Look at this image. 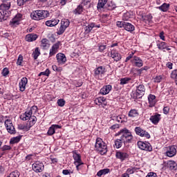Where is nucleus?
<instances>
[{
	"label": "nucleus",
	"instance_id": "nucleus-1",
	"mask_svg": "<svg viewBox=\"0 0 177 177\" xmlns=\"http://www.w3.org/2000/svg\"><path fill=\"white\" fill-rule=\"evenodd\" d=\"M118 135H121L120 139H117L115 140L114 147L116 149H120L122 147V143L127 145V143H132L133 140V136L132 133L127 129H122L118 132Z\"/></svg>",
	"mask_w": 177,
	"mask_h": 177
},
{
	"label": "nucleus",
	"instance_id": "nucleus-2",
	"mask_svg": "<svg viewBox=\"0 0 177 177\" xmlns=\"http://www.w3.org/2000/svg\"><path fill=\"white\" fill-rule=\"evenodd\" d=\"M48 16H49V12L43 10H35L30 14L31 19H32V20H37V21L46 19Z\"/></svg>",
	"mask_w": 177,
	"mask_h": 177
},
{
	"label": "nucleus",
	"instance_id": "nucleus-3",
	"mask_svg": "<svg viewBox=\"0 0 177 177\" xmlns=\"http://www.w3.org/2000/svg\"><path fill=\"white\" fill-rule=\"evenodd\" d=\"M95 147L100 153L103 156L107 153V145L103 142L100 138L96 139Z\"/></svg>",
	"mask_w": 177,
	"mask_h": 177
},
{
	"label": "nucleus",
	"instance_id": "nucleus-4",
	"mask_svg": "<svg viewBox=\"0 0 177 177\" xmlns=\"http://www.w3.org/2000/svg\"><path fill=\"white\" fill-rule=\"evenodd\" d=\"M138 147L141 150H145V151H153V147H151V145L148 142H142V141H138Z\"/></svg>",
	"mask_w": 177,
	"mask_h": 177
},
{
	"label": "nucleus",
	"instance_id": "nucleus-5",
	"mask_svg": "<svg viewBox=\"0 0 177 177\" xmlns=\"http://www.w3.org/2000/svg\"><path fill=\"white\" fill-rule=\"evenodd\" d=\"M4 124L8 133H10V135H15V133H16V129L13 126V123H12V120L7 119L6 120Z\"/></svg>",
	"mask_w": 177,
	"mask_h": 177
},
{
	"label": "nucleus",
	"instance_id": "nucleus-6",
	"mask_svg": "<svg viewBox=\"0 0 177 177\" xmlns=\"http://www.w3.org/2000/svg\"><path fill=\"white\" fill-rule=\"evenodd\" d=\"M104 74H106V68L104 66H99L94 70V76L95 78L100 80Z\"/></svg>",
	"mask_w": 177,
	"mask_h": 177
},
{
	"label": "nucleus",
	"instance_id": "nucleus-7",
	"mask_svg": "<svg viewBox=\"0 0 177 177\" xmlns=\"http://www.w3.org/2000/svg\"><path fill=\"white\" fill-rule=\"evenodd\" d=\"M135 132L137 135H139L140 136L147 138V139H150V134L139 127H136L135 128Z\"/></svg>",
	"mask_w": 177,
	"mask_h": 177
},
{
	"label": "nucleus",
	"instance_id": "nucleus-8",
	"mask_svg": "<svg viewBox=\"0 0 177 177\" xmlns=\"http://www.w3.org/2000/svg\"><path fill=\"white\" fill-rule=\"evenodd\" d=\"M32 168L35 172H42L44 169V163L36 162L32 165Z\"/></svg>",
	"mask_w": 177,
	"mask_h": 177
},
{
	"label": "nucleus",
	"instance_id": "nucleus-9",
	"mask_svg": "<svg viewBox=\"0 0 177 177\" xmlns=\"http://www.w3.org/2000/svg\"><path fill=\"white\" fill-rule=\"evenodd\" d=\"M9 9H10V1H3L0 6V10L5 12V15H9Z\"/></svg>",
	"mask_w": 177,
	"mask_h": 177
},
{
	"label": "nucleus",
	"instance_id": "nucleus-10",
	"mask_svg": "<svg viewBox=\"0 0 177 177\" xmlns=\"http://www.w3.org/2000/svg\"><path fill=\"white\" fill-rule=\"evenodd\" d=\"M146 91V88H145V86L143 84H140L137 86L136 89V97L138 99H140L144 95L145 92Z\"/></svg>",
	"mask_w": 177,
	"mask_h": 177
},
{
	"label": "nucleus",
	"instance_id": "nucleus-11",
	"mask_svg": "<svg viewBox=\"0 0 177 177\" xmlns=\"http://www.w3.org/2000/svg\"><path fill=\"white\" fill-rule=\"evenodd\" d=\"M131 62V64L136 67H142L143 66V60L140 59L138 57L133 56Z\"/></svg>",
	"mask_w": 177,
	"mask_h": 177
},
{
	"label": "nucleus",
	"instance_id": "nucleus-12",
	"mask_svg": "<svg viewBox=\"0 0 177 177\" xmlns=\"http://www.w3.org/2000/svg\"><path fill=\"white\" fill-rule=\"evenodd\" d=\"M166 156L167 157H174V156H176V147L175 145L170 146L167 148Z\"/></svg>",
	"mask_w": 177,
	"mask_h": 177
},
{
	"label": "nucleus",
	"instance_id": "nucleus-13",
	"mask_svg": "<svg viewBox=\"0 0 177 177\" xmlns=\"http://www.w3.org/2000/svg\"><path fill=\"white\" fill-rule=\"evenodd\" d=\"M28 83V80L27 77H22L21 81L19 82V91L21 92H24L26 91V86Z\"/></svg>",
	"mask_w": 177,
	"mask_h": 177
},
{
	"label": "nucleus",
	"instance_id": "nucleus-14",
	"mask_svg": "<svg viewBox=\"0 0 177 177\" xmlns=\"http://www.w3.org/2000/svg\"><path fill=\"white\" fill-rule=\"evenodd\" d=\"M56 58L59 64H64L67 62V58H66V55L63 53H58L56 55Z\"/></svg>",
	"mask_w": 177,
	"mask_h": 177
},
{
	"label": "nucleus",
	"instance_id": "nucleus-15",
	"mask_svg": "<svg viewBox=\"0 0 177 177\" xmlns=\"http://www.w3.org/2000/svg\"><path fill=\"white\" fill-rule=\"evenodd\" d=\"M116 158H119V160H121V161H124L129 157V155L127 153V152H122V151H118L116 152Z\"/></svg>",
	"mask_w": 177,
	"mask_h": 177
},
{
	"label": "nucleus",
	"instance_id": "nucleus-16",
	"mask_svg": "<svg viewBox=\"0 0 177 177\" xmlns=\"http://www.w3.org/2000/svg\"><path fill=\"white\" fill-rule=\"evenodd\" d=\"M60 48V41L55 43L53 46L52 48L50 49V56H53L57 53V49Z\"/></svg>",
	"mask_w": 177,
	"mask_h": 177
},
{
	"label": "nucleus",
	"instance_id": "nucleus-17",
	"mask_svg": "<svg viewBox=\"0 0 177 177\" xmlns=\"http://www.w3.org/2000/svg\"><path fill=\"white\" fill-rule=\"evenodd\" d=\"M149 120L152 124L157 125V123L160 122V120H161V115L156 113V115L151 116Z\"/></svg>",
	"mask_w": 177,
	"mask_h": 177
},
{
	"label": "nucleus",
	"instance_id": "nucleus-18",
	"mask_svg": "<svg viewBox=\"0 0 177 177\" xmlns=\"http://www.w3.org/2000/svg\"><path fill=\"white\" fill-rule=\"evenodd\" d=\"M111 57H112L115 62H120V60H121V55L114 50L111 51Z\"/></svg>",
	"mask_w": 177,
	"mask_h": 177
},
{
	"label": "nucleus",
	"instance_id": "nucleus-19",
	"mask_svg": "<svg viewBox=\"0 0 177 177\" xmlns=\"http://www.w3.org/2000/svg\"><path fill=\"white\" fill-rule=\"evenodd\" d=\"M112 88L111 85L104 86L100 89V93H101V95H107L110 93V91H111Z\"/></svg>",
	"mask_w": 177,
	"mask_h": 177
},
{
	"label": "nucleus",
	"instance_id": "nucleus-20",
	"mask_svg": "<svg viewBox=\"0 0 177 177\" xmlns=\"http://www.w3.org/2000/svg\"><path fill=\"white\" fill-rule=\"evenodd\" d=\"M37 38H38V35L37 34L30 33L26 36V41H27V42H32L34 41H37Z\"/></svg>",
	"mask_w": 177,
	"mask_h": 177
},
{
	"label": "nucleus",
	"instance_id": "nucleus-21",
	"mask_svg": "<svg viewBox=\"0 0 177 177\" xmlns=\"http://www.w3.org/2000/svg\"><path fill=\"white\" fill-rule=\"evenodd\" d=\"M148 100H149V107H154V106H156V95H153V94H150L148 96Z\"/></svg>",
	"mask_w": 177,
	"mask_h": 177
},
{
	"label": "nucleus",
	"instance_id": "nucleus-22",
	"mask_svg": "<svg viewBox=\"0 0 177 177\" xmlns=\"http://www.w3.org/2000/svg\"><path fill=\"white\" fill-rule=\"evenodd\" d=\"M50 46L49 44V40L48 39H43L41 41V48L44 50L48 49Z\"/></svg>",
	"mask_w": 177,
	"mask_h": 177
},
{
	"label": "nucleus",
	"instance_id": "nucleus-23",
	"mask_svg": "<svg viewBox=\"0 0 177 177\" xmlns=\"http://www.w3.org/2000/svg\"><path fill=\"white\" fill-rule=\"evenodd\" d=\"M32 115L31 114V112L30 111H26L24 113L21 114L20 115V119L22 120V121H27L30 120Z\"/></svg>",
	"mask_w": 177,
	"mask_h": 177
},
{
	"label": "nucleus",
	"instance_id": "nucleus-24",
	"mask_svg": "<svg viewBox=\"0 0 177 177\" xmlns=\"http://www.w3.org/2000/svg\"><path fill=\"white\" fill-rule=\"evenodd\" d=\"M124 30H126V31H129V32L135 31V26L132 25V24L127 21L124 24Z\"/></svg>",
	"mask_w": 177,
	"mask_h": 177
},
{
	"label": "nucleus",
	"instance_id": "nucleus-25",
	"mask_svg": "<svg viewBox=\"0 0 177 177\" xmlns=\"http://www.w3.org/2000/svg\"><path fill=\"white\" fill-rule=\"evenodd\" d=\"M57 24H59V20L57 19H51L46 22V26L48 27H55V26H57Z\"/></svg>",
	"mask_w": 177,
	"mask_h": 177
},
{
	"label": "nucleus",
	"instance_id": "nucleus-26",
	"mask_svg": "<svg viewBox=\"0 0 177 177\" xmlns=\"http://www.w3.org/2000/svg\"><path fill=\"white\" fill-rule=\"evenodd\" d=\"M73 158L75 160L74 165H78L82 162V160H81V156L78 153H74L73 154Z\"/></svg>",
	"mask_w": 177,
	"mask_h": 177
},
{
	"label": "nucleus",
	"instance_id": "nucleus-27",
	"mask_svg": "<svg viewBox=\"0 0 177 177\" xmlns=\"http://www.w3.org/2000/svg\"><path fill=\"white\" fill-rule=\"evenodd\" d=\"M158 8L162 12H167V10L169 9V3H165L162 6L158 7Z\"/></svg>",
	"mask_w": 177,
	"mask_h": 177
},
{
	"label": "nucleus",
	"instance_id": "nucleus-28",
	"mask_svg": "<svg viewBox=\"0 0 177 177\" xmlns=\"http://www.w3.org/2000/svg\"><path fill=\"white\" fill-rule=\"evenodd\" d=\"M95 28V23H91L88 24L87 26L84 28V31L86 34H89L91 31H92V29Z\"/></svg>",
	"mask_w": 177,
	"mask_h": 177
},
{
	"label": "nucleus",
	"instance_id": "nucleus-29",
	"mask_svg": "<svg viewBox=\"0 0 177 177\" xmlns=\"http://www.w3.org/2000/svg\"><path fill=\"white\" fill-rule=\"evenodd\" d=\"M176 162H175L174 160H169L167 162V167L170 169H176Z\"/></svg>",
	"mask_w": 177,
	"mask_h": 177
},
{
	"label": "nucleus",
	"instance_id": "nucleus-30",
	"mask_svg": "<svg viewBox=\"0 0 177 177\" xmlns=\"http://www.w3.org/2000/svg\"><path fill=\"white\" fill-rule=\"evenodd\" d=\"M39 55H41V51H39V48L37 47L35 49V51H33L32 56L33 57V59L35 60H37V59H38V57L39 56Z\"/></svg>",
	"mask_w": 177,
	"mask_h": 177
},
{
	"label": "nucleus",
	"instance_id": "nucleus-31",
	"mask_svg": "<svg viewBox=\"0 0 177 177\" xmlns=\"http://www.w3.org/2000/svg\"><path fill=\"white\" fill-rule=\"evenodd\" d=\"M84 12V8L82 5H79L76 9L73 10V13L75 15H81V13Z\"/></svg>",
	"mask_w": 177,
	"mask_h": 177
},
{
	"label": "nucleus",
	"instance_id": "nucleus-32",
	"mask_svg": "<svg viewBox=\"0 0 177 177\" xmlns=\"http://www.w3.org/2000/svg\"><path fill=\"white\" fill-rule=\"evenodd\" d=\"M109 172H110V169H101L97 173V176H102V175H106L109 174Z\"/></svg>",
	"mask_w": 177,
	"mask_h": 177
},
{
	"label": "nucleus",
	"instance_id": "nucleus-33",
	"mask_svg": "<svg viewBox=\"0 0 177 177\" xmlns=\"http://www.w3.org/2000/svg\"><path fill=\"white\" fill-rule=\"evenodd\" d=\"M21 140V136H20L14 137L10 139V145H15V143H19V142H20Z\"/></svg>",
	"mask_w": 177,
	"mask_h": 177
},
{
	"label": "nucleus",
	"instance_id": "nucleus-34",
	"mask_svg": "<svg viewBox=\"0 0 177 177\" xmlns=\"http://www.w3.org/2000/svg\"><path fill=\"white\" fill-rule=\"evenodd\" d=\"M9 17L8 14H5V11L0 10V21H3V20H6Z\"/></svg>",
	"mask_w": 177,
	"mask_h": 177
},
{
	"label": "nucleus",
	"instance_id": "nucleus-35",
	"mask_svg": "<svg viewBox=\"0 0 177 177\" xmlns=\"http://www.w3.org/2000/svg\"><path fill=\"white\" fill-rule=\"evenodd\" d=\"M107 3V0H99L97 6V9H102L104 8V5Z\"/></svg>",
	"mask_w": 177,
	"mask_h": 177
},
{
	"label": "nucleus",
	"instance_id": "nucleus-36",
	"mask_svg": "<svg viewBox=\"0 0 177 177\" xmlns=\"http://www.w3.org/2000/svg\"><path fill=\"white\" fill-rule=\"evenodd\" d=\"M129 117H138L139 115V113H138V111L136 109H131L128 114Z\"/></svg>",
	"mask_w": 177,
	"mask_h": 177
},
{
	"label": "nucleus",
	"instance_id": "nucleus-37",
	"mask_svg": "<svg viewBox=\"0 0 177 177\" xmlns=\"http://www.w3.org/2000/svg\"><path fill=\"white\" fill-rule=\"evenodd\" d=\"M20 24L19 22H18L16 19L13 18L10 21V26L12 28H15V27H17Z\"/></svg>",
	"mask_w": 177,
	"mask_h": 177
},
{
	"label": "nucleus",
	"instance_id": "nucleus-38",
	"mask_svg": "<svg viewBox=\"0 0 177 177\" xmlns=\"http://www.w3.org/2000/svg\"><path fill=\"white\" fill-rule=\"evenodd\" d=\"M61 26H62L64 28H67L68 26H70V21L68 19H62L61 21Z\"/></svg>",
	"mask_w": 177,
	"mask_h": 177
},
{
	"label": "nucleus",
	"instance_id": "nucleus-39",
	"mask_svg": "<svg viewBox=\"0 0 177 177\" xmlns=\"http://www.w3.org/2000/svg\"><path fill=\"white\" fill-rule=\"evenodd\" d=\"M35 122H37V117L32 115L29 118V124L32 127V125L35 124Z\"/></svg>",
	"mask_w": 177,
	"mask_h": 177
},
{
	"label": "nucleus",
	"instance_id": "nucleus-40",
	"mask_svg": "<svg viewBox=\"0 0 177 177\" xmlns=\"http://www.w3.org/2000/svg\"><path fill=\"white\" fill-rule=\"evenodd\" d=\"M167 43L162 41L159 44H157V46L158 48V49H160V50H164V49H165V48H167Z\"/></svg>",
	"mask_w": 177,
	"mask_h": 177
},
{
	"label": "nucleus",
	"instance_id": "nucleus-41",
	"mask_svg": "<svg viewBox=\"0 0 177 177\" xmlns=\"http://www.w3.org/2000/svg\"><path fill=\"white\" fill-rule=\"evenodd\" d=\"M131 81V77H124L120 79V85H125Z\"/></svg>",
	"mask_w": 177,
	"mask_h": 177
},
{
	"label": "nucleus",
	"instance_id": "nucleus-42",
	"mask_svg": "<svg viewBox=\"0 0 177 177\" xmlns=\"http://www.w3.org/2000/svg\"><path fill=\"white\" fill-rule=\"evenodd\" d=\"M57 103L59 107H64V104H66V100H64V99H59Z\"/></svg>",
	"mask_w": 177,
	"mask_h": 177
},
{
	"label": "nucleus",
	"instance_id": "nucleus-43",
	"mask_svg": "<svg viewBox=\"0 0 177 177\" xmlns=\"http://www.w3.org/2000/svg\"><path fill=\"white\" fill-rule=\"evenodd\" d=\"M14 19H15V20L18 22L20 23V21H21V20H23V15L22 14H20V13H18L17 14Z\"/></svg>",
	"mask_w": 177,
	"mask_h": 177
},
{
	"label": "nucleus",
	"instance_id": "nucleus-44",
	"mask_svg": "<svg viewBox=\"0 0 177 177\" xmlns=\"http://www.w3.org/2000/svg\"><path fill=\"white\" fill-rule=\"evenodd\" d=\"M50 74V71H49V69L47 68L45 71L41 72L39 74V77H41V75H45L46 77H49Z\"/></svg>",
	"mask_w": 177,
	"mask_h": 177
},
{
	"label": "nucleus",
	"instance_id": "nucleus-45",
	"mask_svg": "<svg viewBox=\"0 0 177 177\" xmlns=\"http://www.w3.org/2000/svg\"><path fill=\"white\" fill-rule=\"evenodd\" d=\"M55 129L53 128V126H51L49 129H48V131L47 132L48 135L49 136H52V135H54V133H55Z\"/></svg>",
	"mask_w": 177,
	"mask_h": 177
},
{
	"label": "nucleus",
	"instance_id": "nucleus-46",
	"mask_svg": "<svg viewBox=\"0 0 177 177\" xmlns=\"http://www.w3.org/2000/svg\"><path fill=\"white\" fill-rule=\"evenodd\" d=\"M53 71H57V73H60L63 71V68L57 67L56 65H53L52 66Z\"/></svg>",
	"mask_w": 177,
	"mask_h": 177
},
{
	"label": "nucleus",
	"instance_id": "nucleus-47",
	"mask_svg": "<svg viewBox=\"0 0 177 177\" xmlns=\"http://www.w3.org/2000/svg\"><path fill=\"white\" fill-rule=\"evenodd\" d=\"M64 31H66V28H64V26H62L61 25L59 29L57 31L58 35H62V34H63L64 32Z\"/></svg>",
	"mask_w": 177,
	"mask_h": 177
},
{
	"label": "nucleus",
	"instance_id": "nucleus-48",
	"mask_svg": "<svg viewBox=\"0 0 177 177\" xmlns=\"http://www.w3.org/2000/svg\"><path fill=\"white\" fill-rule=\"evenodd\" d=\"M125 22L126 21H117L116 22V25L120 28H124V26H125Z\"/></svg>",
	"mask_w": 177,
	"mask_h": 177
},
{
	"label": "nucleus",
	"instance_id": "nucleus-49",
	"mask_svg": "<svg viewBox=\"0 0 177 177\" xmlns=\"http://www.w3.org/2000/svg\"><path fill=\"white\" fill-rule=\"evenodd\" d=\"M37 111H38V107L37 106H33L30 108L29 113H31L32 115V113H37Z\"/></svg>",
	"mask_w": 177,
	"mask_h": 177
},
{
	"label": "nucleus",
	"instance_id": "nucleus-50",
	"mask_svg": "<svg viewBox=\"0 0 177 177\" xmlns=\"http://www.w3.org/2000/svg\"><path fill=\"white\" fill-rule=\"evenodd\" d=\"M106 45L104 44H98V49H99V52H103V50H104V49H106Z\"/></svg>",
	"mask_w": 177,
	"mask_h": 177
},
{
	"label": "nucleus",
	"instance_id": "nucleus-51",
	"mask_svg": "<svg viewBox=\"0 0 177 177\" xmlns=\"http://www.w3.org/2000/svg\"><path fill=\"white\" fill-rule=\"evenodd\" d=\"M28 1L31 0H17V4L19 5V6H23V5H24L26 2H28Z\"/></svg>",
	"mask_w": 177,
	"mask_h": 177
},
{
	"label": "nucleus",
	"instance_id": "nucleus-52",
	"mask_svg": "<svg viewBox=\"0 0 177 177\" xmlns=\"http://www.w3.org/2000/svg\"><path fill=\"white\" fill-rule=\"evenodd\" d=\"M21 63H23V56L22 55H19L18 59L17 62V64L18 66H21Z\"/></svg>",
	"mask_w": 177,
	"mask_h": 177
},
{
	"label": "nucleus",
	"instance_id": "nucleus-53",
	"mask_svg": "<svg viewBox=\"0 0 177 177\" xmlns=\"http://www.w3.org/2000/svg\"><path fill=\"white\" fill-rule=\"evenodd\" d=\"M62 174L63 175H71V174H73V171L70 169H64Z\"/></svg>",
	"mask_w": 177,
	"mask_h": 177
},
{
	"label": "nucleus",
	"instance_id": "nucleus-54",
	"mask_svg": "<svg viewBox=\"0 0 177 177\" xmlns=\"http://www.w3.org/2000/svg\"><path fill=\"white\" fill-rule=\"evenodd\" d=\"M77 169V171H80L82 169V167L84 166V162L82 163H77V165H75Z\"/></svg>",
	"mask_w": 177,
	"mask_h": 177
},
{
	"label": "nucleus",
	"instance_id": "nucleus-55",
	"mask_svg": "<svg viewBox=\"0 0 177 177\" xmlns=\"http://www.w3.org/2000/svg\"><path fill=\"white\" fill-rule=\"evenodd\" d=\"M122 20H124V21H127V20H129V12H127V13L124 14V15L122 17Z\"/></svg>",
	"mask_w": 177,
	"mask_h": 177
},
{
	"label": "nucleus",
	"instance_id": "nucleus-56",
	"mask_svg": "<svg viewBox=\"0 0 177 177\" xmlns=\"http://www.w3.org/2000/svg\"><path fill=\"white\" fill-rule=\"evenodd\" d=\"M2 74H3V77H6V75H8V74H9V69H8V68H3V71H2Z\"/></svg>",
	"mask_w": 177,
	"mask_h": 177
},
{
	"label": "nucleus",
	"instance_id": "nucleus-57",
	"mask_svg": "<svg viewBox=\"0 0 177 177\" xmlns=\"http://www.w3.org/2000/svg\"><path fill=\"white\" fill-rule=\"evenodd\" d=\"M162 80V77L161 76H156L155 78H154V82H161V81Z\"/></svg>",
	"mask_w": 177,
	"mask_h": 177
},
{
	"label": "nucleus",
	"instance_id": "nucleus-58",
	"mask_svg": "<svg viewBox=\"0 0 177 177\" xmlns=\"http://www.w3.org/2000/svg\"><path fill=\"white\" fill-rule=\"evenodd\" d=\"M12 149V147L9 145H4L2 148L1 150L3 151H6V150H10Z\"/></svg>",
	"mask_w": 177,
	"mask_h": 177
},
{
	"label": "nucleus",
	"instance_id": "nucleus-59",
	"mask_svg": "<svg viewBox=\"0 0 177 177\" xmlns=\"http://www.w3.org/2000/svg\"><path fill=\"white\" fill-rule=\"evenodd\" d=\"M151 19H153V16L151 14H149L145 17L144 20H148V21H150V20H151Z\"/></svg>",
	"mask_w": 177,
	"mask_h": 177
},
{
	"label": "nucleus",
	"instance_id": "nucleus-60",
	"mask_svg": "<svg viewBox=\"0 0 177 177\" xmlns=\"http://www.w3.org/2000/svg\"><path fill=\"white\" fill-rule=\"evenodd\" d=\"M133 172H135V168H132V169H128L127 170V175H131L132 174H133Z\"/></svg>",
	"mask_w": 177,
	"mask_h": 177
},
{
	"label": "nucleus",
	"instance_id": "nucleus-61",
	"mask_svg": "<svg viewBox=\"0 0 177 177\" xmlns=\"http://www.w3.org/2000/svg\"><path fill=\"white\" fill-rule=\"evenodd\" d=\"M133 53H131L129 55V56L126 58V62H129V60H131L133 59Z\"/></svg>",
	"mask_w": 177,
	"mask_h": 177
},
{
	"label": "nucleus",
	"instance_id": "nucleus-62",
	"mask_svg": "<svg viewBox=\"0 0 177 177\" xmlns=\"http://www.w3.org/2000/svg\"><path fill=\"white\" fill-rule=\"evenodd\" d=\"M146 177H157V174L154 172H149Z\"/></svg>",
	"mask_w": 177,
	"mask_h": 177
},
{
	"label": "nucleus",
	"instance_id": "nucleus-63",
	"mask_svg": "<svg viewBox=\"0 0 177 177\" xmlns=\"http://www.w3.org/2000/svg\"><path fill=\"white\" fill-rule=\"evenodd\" d=\"M164 32H160L159 34V37L162 41H165V36H164Z\"/></svg>",
	"mask_w": 177,
	"mask_h": 177
},
{
	"label": "nucleus",
	"instance_id": "nucleus-64",
	"mask_svg": "<svg viewBox=\"0 0 177 177\" xmlns=\"http://www.w3.org/2000/svg\"><path fill=\"white\" fill-rule=\"evenodd\" d=\"M163 113L164 114H168L169 113V108L165 106L163 108Z\"/></svg>",
	"mask_w": 177,
	"mask_h": 177
}]
</instances>
